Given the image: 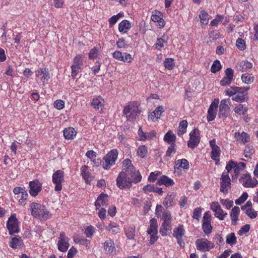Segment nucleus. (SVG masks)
Wrapping results in <instances>:
<instances>
[{
    "label": "nucleus",
    "mask_w": 258,
    "mask_h": 258,
    "mask_svg": "<svg viewBox=\"0 0 258 258\" xmlns=\"http://www.w3.org/2000/svg\"><path fill=\"white\" fill-rule=\"evenodd\" d=\"M245 92H238L234 95L232 99L236 102H244L246 100L247 97L246 95L244 94Z\"/></svg>",
    "instance_id": "45"
},
{
    "label": "nucleus",
    "mask_w": 258,
    "mask_h": 258,
    "mask_svg": "<svg viewBox=\"0 0 258 258\" xmlns=\"http://www.w3.org/2000/svg\"><path fill=\"white\" fill-rule=\"evenodd\" d=\"M221 153V150L219 147L212 149L211 158L216 161H219V156Z\"/></svg>",
    "instance_id": "49"
},
{
    "label": "nucleus",
    "mask_w": 258,
    "mask_h": 258,
    "mask_svg": "<svg viewBox=\"0 0 258 258\" xmlns=\"http://www.w3.org/2000/svg\"><path fill=\"white\" fill-rule=\"evenodd\" d=\"M164 111V107L163 106H159L152 113L148 115V117L152 121H155L160 117L161 114Z\"/></svg>",
    "instance_id": "27"
},
{
    "label": "nucleus",
    "mask_w": 258,
    "mask_h": 258,
    "mask_svg": "<svg viewBox=\"0 0 258 258\" xmlns=\"http://www.w3.org/2000/svg\"><path fill=\"white\" fill-rule=\"evenodd\" d=\"M184 230L182 225H179L178 227L174 230L173 236L177 239L178 243H179V240H181L182 236L184 234Z\"/></svg>",
    "instance_id": "36"
},
{
    "label": "nucleus",
    "mask_w": 258,
    "mask_h": 258,
    "mask_svg": "<svg viewBox=\"0 0 258 258\" xmlns=\"http://www.w3.org/2000/svg\"><path fill=\"white\" fill-rule=\"evenodd\" d=\"M234 111L235 113L239 115H243L245 114L247 109L246 107H244L242 104H240L234 108Z\"/></svg>",
    "instance_id": "56"
},
{
    "label": "nucleus",
    "mask_w": 258,
    "mask_h": 258,
    "mask_svg": "<svg viewBox=\"0 0 258 258\" xmlns=\"http://www.w3.org/2000/svg\"><path fill=\"white\" fill-rule=\"evenodd\" d=\"M163 63L165 68L169 70L173 69L175 66L174 59L172 58H165Z\"/></svg>",
    "instance_id": "48"
},
{
    "label": "nucleus",
    "mask_w": 258,
    "mask_h": 258,
    "mask_svg": "<svg viewBox=\"0 0 258 258\" xmlns=\"http://www.w3.org/2000/svg\"><path fill=\"white\" fill-rule=\"evenodd\" d=\"M118 156V151L116 149L111 150L103 158L104 161L102 163L104 169H109L115 163Z\"/></svg>",
    "instance_id": "5"
},
{
    "label": "nucleus",
    "mask_w": 258,
    "mask_h": 258,
    "mask_svg": "<svg viewBox=\"0 0 258 258\" xmlns=\"http://www.w3.org/2000/svg\"><path fill=\"white\" fill-rule=\"evenodd\" d=\"M239 181L245 187H253L257 183V180L252 181L249 174H243L239 179Z\"/></svg>",
    "instance_id": "15"
},
{
    "label": "nucleus",
    "mask_w": 258,
    "mask_h": 258,
    "mask_svg": "<svg viewBox=\"0 0 258 258\" xmlns=\"http://www.w3.org/2000/svg\"><path fill=\"white\" fill-rule=\"evenodd\" d=\"M241 209L244 211L245 214L251 219L256 218L257 212L252 208V203L250 201H247L246 204L241 207Z\"/></svg>",
    "instance_id": "22"
},
{
    "label": "nucleus",
    "mask_w": 258,
    "mask_h": 258,
    "mask_svg": "<svg viewBox=\"0 0 258 258\" xmlns=\"http://www.w3.org/2000/svg\"><path fill=\"white\" fill-rule=\"evenodd\" d=\"M77 134V132L73 127L66 128L63 131V136L66 139L70 140L74 139Z\"/></svg>",
    "instance_id": "37"
},
{
    "label": "nucleus",
    "mask_w": 258,
    "mask_h": 258,
    "mask_svg": "<svg viewBox=\"0 0 258 258\" xmlns=\"http://www.w3.org/2000/svg\"><path fill=\"white\" fill-rule=\"evenodd\" d=\"M195 244L197 249L203 252L209 251L214 247V244L207 239H198Z\"/></svg>",
    "instance_id": "10"
},
{
    "label": "nucleus",
    "mask_w": 258,
    "mask_h": 258,
    "mask_svg": "<svg viewBox=\"0 0 258 258\" xmlns=\"http://www.w3.org/2000/svg\"><path fill=\"white\" fill-rule=\"evenodd\" d=\"M53 105L56 109L61 110L64 107V102L62 100L58 99L54 101Z\"/></svg>",
    "instance_id": "62"
},
{
    "label": "nucleus",
    "mask_w": 258,
    "mask_h": 258,
    "mask_svg": "<svg viewBox=\"0 0 258 258\" xmlns=\"http://www.w3.org/2000/svg\"><path fill=\"white\" fill-rule=\"evenodd\" d=\"M181 168L184 169H188L189 168L188 162L185 159H179L175 161L174 169Z\"/></svg>",
    "instance_id": "34"
},
{
    "label": "nucleus",
    "mask_w": 258,
    "mask_h": 258,
    "mask_svg": "<svg viewBox=\"0 0 258 258\" xmlns=\"http://www.w3.org/2000/svg\"><path fill=\"white\" fill-rule=\"evenodd\" d=\"M167 43V39H165L164 38H159L157 39V42L155 44V48L158 50H160L161 48L164 47L165 44Z\"/></svg>",
    "instance_id": "57"
},
{
    "label": "nucleus",
    "mask_w": 258,
    "mask_h": 258,
    "mask_svg": "<svg viewBox=\"0 0 258 258\" xmlns=\"http://www.w3.org/2000/svg\"><path fill=\"white\" fill-rule=\"evenodd\" d=\"M234 138L237 142L243 144L249 142L250 140L249 136L244 132L241 133L236 132L234 134Z\"/></svg>",
    "instance_id": "25"
},
{
    "label": "nucleus",
    "mask_w": 258,
    "mask_h": 258,
    "mask_svg": "<svg viewBox=\"0 0 258 258\" xmlns=\"http://www.w3.org/2000/svg\"><path fill=\"white\" fill-rule=\"evenodd\" d=\"M175 198L173 193L168 194L163 201V205L167 208L172 207L175 203Z\"/></svg>",
    "instance_id": "30"
},
{
    "label": "nucleus",
    "mask_w": 258,
    "mask_h": 258,
    "mask_svg": "<svg viewBox=\"0 0 258 258\" xmlns=\"http://www.w3.org/2000/svg\"><path fill=\"white\" fill-rule=\"evenodd\" d=\"M199 131L197 128L194 129L189 134V140L187 143V146L191 149H194L200 143Z\"/></svg>",
    "instance_id": "12"
},
{
    "label": "nucleus",
    "mask_w": 258,
    "mask_h": 258,
    "mask_svg": "<svg viewBox=\"0 0 258 258\" xmlns=\"http://www.w3.org/2000/svg\"><path fill=\"white\" fill-rule=\"evenodd\" d=\"M122 166L123 169L125 170V172L129 173L131 171L134 170V168L132 164V162L130 159H125L122 162Z\"/></svg>",
    "instance_id": "44"
},
{
    "label": "nucleus",
    "mask_w": 258,
    "mask_h": 258,
    "mask_svg": "<svg viewBox=\"0 0 258 258\" xmlns=\"http://www.w3.org/2000/svg\"><path fill=\"white\" fill-rule=\"evenodd\" d=\"M31 215L41 220H47L51 218V214L46 209L45 207L40 204L33 202L30 205Z\"/></svg>",
    "instance_id": "1"
},
{
    "label": "nucleus",
    "mask_w": 258,
    "mask_h": 258,
    "mask_svg": "<svg viewBox=\"0 0 258 258\" xmlns=\"http://www.w3.org/2000/svg\"><path fill=\"white\" fill-rule=\"evenodd\" d=\"M123 112L127 120L133 121L140 114L141 111L139 109L138 103L133 102L124 107Z\"/></svg>",
    "instance_id": "3"
},
{
    "label": "nucleus",
    "mask_w": 258,
    "mask_h": 258,
    "mask_svg": "<svg viewBox=\"0 0 258 258\" xmlns=\"http://www.w3.org/2000/svg\"><path fill=\"white\" fill-rule=\"evenodd\" d=\"M216 110L209 108L207 116L208 121H211L213 120L216 117Z\"/></svg>",
    "instance_id": "61"
},
{
    "label": "nucleus",
    "mask_w": 258,
    "mask_h": 258,
    "mask_svg": "<svg viewBox=\"0 0 258 258\" xmlns=\"http://www.w3.org/2000/svg\"><path fill=\"white\" fill-rule=\"evenodd\" d=\"M236 45L240 50H243L246 48L245 41L241 38H238L236 42Z\"/></svg>",
    "instance_id": "60"
},
{
    "label": "nucleus",
    "mask_w": 258,
    "mask_h": 258,
    "mask_svg": "<svg viewBox=\"0 0 258 258\" xmlns=\"http://www.w3.org/2000/svg\"><path fill=\"white\" fill-rule=\"evenodd\" d=\"M35 74L36 77H40V80L43 83L47 82L50 79L48 69L46 68L38 69L36 71Z\"/></svg>",
    "instance_id": "21"
},
{
    "label": "nucleus",
    "mask_w": 258,
    "mask_h": 258,
    "mask_svg": "<svg viewBox=\"0 0 258 258\" xmlns=\"http://www.w3.org/2000/svg\"><path fill=\"white\" fill-rule=\"evenodd\" d=\"M52 181L55 186L54 190L60 191L62 188V183L64 181V173L62 170H57L52 176Z\"/></svg>",
    "instance_id": "6"
},
{
    "label": "nucleus",
    "mask_w": 258,
    "mask_h": 258,
    "mask_svg": "<svg viewBox=\"0 0 258 258\" xmlns=\"http://www.w3.org/2000/svg\"><path fill=\"white\" fill-rule=\"evenodd\" d=\"M106 228L110 232L114 234H116L120 232V228L115 223L109 224Z\"/></svg>",
    "instance_id": "55"
},
{
    "label": "nucleus",
    "mask_w": 258,
    "mask_h": 258,
    "mask_svg": "<svg viewBox=\"0 0 258 258\" xmlns=\"http://www.w3.org/2000/svg\"><path fill=\"white\" fill-rule=\"evenodd\" d=\"M231 101L230 99H224L221 100L219 105V111L218 116L220 118L224 119L226 118L230 111V105Z\"/></svg>",
    "instance_id": "7"
},
{
    "label": "nucleus",
    "mask_w": 258,
    "mask_h": 258,
    "mask_svg": "<svg viewBox=\"0 0 258 258\" xmlns=\"http://www.w3.org/2000/svg\"><path fill=\"white\" fill-rule=\"evenodd\" d=\"M201 22L205 25H206L209 22V15L205 11H202L200 12L199 15Z\"/></svg>",
    "instance_id": "53"
},
{
    "label": "nucleus",
    "mask_w": 258,
    "mask_h": 258,
    "mask_svg": "<svg viewBox=\"0 0 258 258\" xmlns=\"http://www.w3.org/2000/svg\"><path fill=\"white\" fill-rule=\"evenodd\" d=\"M162 17V14L158 11H153L151 17V20L153 22L157 23V26L160 28H163L165 25V22Z\"/></svg>",
    "instance_id": "20"
},
{
    "label": "nucleus",
    "mask_w": 258,
    "mask_h": 258,
    "mask_svg": "<svg viewBox=\"0 0 258 258\" xmlns=\"http://www.w3.org/2000/svg\"><path fill=\"white\" fill-rule=\"evenodd\" d=\"M100 55V51L99 47H94L92 48L89 53V58L90 59H95L99 58Z\"/></svg>",
    "instance_id": "40"
},
{
    "label": "nucleus",
    "mask_w": 258,
    "mask_h": 258,
    "mask_svg": "<svg viewBox=\"0 0 258 258\" xmlns=\"http://www.w3.org/2000/svg\"><path fill=\"white\" fill-rule=\"evenodd\" d=\"M157 183L159 185H164L166 187L172 186L174 184L173 179L166 175H162L158 178Z\"/></svg>",
    "instance_id": "28"
},
{
    "label": "nucleus",
    "mask_w": 258,
    "mask_h": 258,
    "mask_svg": "<svg viewBox=\"0 0 258 258\" xmlns=\"http://www.w3.org/2000/svg\"><path fill=\"white\" fill-rule=\"evenodd\" d=\"M28 197V194L27 191L25 190L21 195V197L19 199V203L21 205H24L26 203L25 201L27 200Z\"/></svg>",
    "instance_id": "63"
},
{
    "label": "nucleus",
    "mask_w": 258,
    "mask_h": 258,
    "mask_svg": "<svg viewBox=\"0 0 258 258\" xmlns=\"http://www.w3.org/2000/svg\"><path fill=\"white\" fill-rule=\"evenodd\" d=\"M234 72L231 68H227L225 71V76L220 81V85L222 86L229 85L233 79Z\"/></svg>",
    "instance_id": "17"
},
{
    "label": "nucleus",
    "mask_w": 258,
    "mask_h": 258,
    "mask_svg": "<svg viewBox=\"0 0 258 258\" xmlns=\"http://www.w3.org/2000/svg\"><path fill=\"white\" fill-rule=\"evenodd\" d=\"M236 237L234 233H230L226 236V243L230 245H233L236 243Z\"/></svg>",
    "instance_id": "50"
},
{
    "label": "nucleus",
    "mask_w": 258,
    "mask_h": 258,
    "mask_svg": "<svg viewBox=\"0 0 258 258\" xmlns=\"http://www.w3.org/2000/svg\"><path fill=\"white\" fill-rule=\"evenodd\" d=\"M220 191L223 193H227L228 190L231 187L230 178L227 173L223 172L221 178Z\"/></svg>",
    "instance_id": "14"
},
{
    "label": "nucleus",
    "mask_w": 258,
    "mask_h": 258,
    "mask_svg": "<svg viewBox=\"0 0 258 258\" xmlns=\"http://www.w3.org/2000/svg\"><path fill=\"white\" fill-rule=\"evenodd\" d=\"M158 224L156 219H151L150 221V226L147 230L148 233L150 235V243H154L158 239L157 234Z\"/></svg>",
    "instance_id": "9"
},
{
    "label": "nucleus",
    "mask_w": 258,
    "mask_h": 258,
    "mask_svg": "<svg viewBox=\"0 0 258 258\" xmlns=\"http://www.w3.org/2000/svg\"><path fill=\"white\" fill-rule=\"evenodd\" d=\"M19 222L16 218V214H13L9 218L7 222V228L10 235L19 232Z\"/></svg>",
    "instance_id": "8"
},
{
    "label": "nucleus",
    "mask_w": 258,
    "mask_h": 258,
    "mask_svg": "<svg viewBox=\"0 0 258 258\" xmlns=\"http://www.w3.org/2000/svg\"><path fill=\"white\" fill-rule=\"evenodd\" d=\"M69 240L64 232H60L57 242L58 249L62 252L66 251L70 247Z\"/></svg>",
    "instance_id": "11"
},
{
    "label": "nucleus",
    "mask_w": 258,
    "mask_h": 258,
    "mask_svg": "<svg viewBox=\"0 0 258 258\" xmlns=\"http://www.w3.org/2000/svg\"><path fill=\"white\" fill-rule=\"evenodd\" d=\"M84 57L82 54H78L74 58L71 68L83 69Z\"/></svg>",
    "instance_id": "31"
},
{
    "label": "nucleus",
    "mask_w": 258,
    "mask_h": 258,
    "mask_svg": "<svg viewBox=\"0 0 258 258\" xmlns=\"http://www.w3.org/2000/svg\"><path fill=\"white\" fill-rule=\"evenodd\" d=\"M112 55L114 58L124 62H130L133 59L132 55L130 54L127 53H122L118 50L114 51Z\"/></svg>",
    "instance_id": "18"
},
{
    "label": "nucleus",
    "mask_w": 258,
    "mask_h": 258,
    "mask_svg": "<svg viewBox=\"0 0 258 258\" xmlns=\"http://www.w3.org/2000/svg\"><path fill=\"white\" fill-rule=\"evenodd\" d=\"M103 249L105 252L110 255H115L116 254V248L114 242L110 239L106 240L103 243Z\"/></svg>",
    "instance_id": "19"
},
{
    "label": "nucleus",
    "mask_w": 258,
    "mask_h": 258,
    "mask_svg": "<svg viewBox=\"0 0 258 258\" xmlns=\"http://www.w3.org/2000/svg\"><path fill=\"white\" fill-rule=\"evenodd\" d=\"M248 89H249V87H231L230 88H229L225 91V93L226 95L229 96H233L238 92H245Z\"/></svg>",
    "instance_id": "24"
},
{
    "label": "nucleus",
    "mask_w": 258,
    "mask_h": 258,
    "mask_svg": "<svg viewBox=\"0 0 258 258\" xmlns=\"http://www.w3.org/2000/svg\"><path fill=\"white\" fill-rule=\"evenodd\" d=\"M176 136L171 131H169L164 136V141L170 145L175 144Z\"/></svg>",
    "instance_id": "33"
},
{
    "label": "nucleus",
    "mask_w": 258,
    "mask_h": 258,
    "mask_svg": "<svg viewBox=\"0 0 258 258\" xmlns=\"http://www.w3.org/2000/svg\"><path fill=\"white\" fill-rule=\"evenodd\" d=\"M148 153V148L145 145L139 146L137 150V155L141 158H144L147 156Z\"/></svg>",
    "instance_id": "46"
},
{
    "label": "nucleus",
    "mask_w": 258,
    "mask_h": 258,
    "mask_svg": "<svg viewBox=\"0 0 258 258\" xmlns=\"http://www.w3.org/2000/svg\"><path fill=\"white\" fill-rule=\"evenodd\" d=\"M116 185L120 189L131 188L132 186V181L129 173L124 171L120 172L116 178Z\"/></svg>",
    "instance_id": "4"
},
{
    "label": "nucleus",
    "mask_w": 258,
    "mask_h": 258,
    "mask_svg": "<svg viewBox=\"0 0 258 258\" xmlns=\"http://www.w3.org/2000/svg\"><path fill=\"white\" fill-rule=\"evenodd\" d=\"M188 123L186 120H183L179 123V126L177 130V135L181 136L186 131Z\"/></svg>",
    "instance_id": "41"
},
{
    "label": "nucleus",
    "mask_w": 258,
    "mask_h": 258,
    "mask_svg": "<svg viewBox=\"0 0 258 258\" xmlns=\"http://www.w3.org/2000/svg\"><path fill=\"white\" fill-rule=\"evenodd\" d=\"M171 214L169 211L165 210L163 212L161 219L163 221V224L171 225Z\"/></svg>",
    "instance_id": "43"
},
{
    "label": "nucleus",
    "mask_w": 258,
    "mask_h": 258,
    "mask_svg": "<svg viewBox=\"0 0 258 258\" xmlns=\"http://www.w3.org/2000/svg\"><path fill=\"white\" fill-rule=\"evenodd\" d=\"M29 193L32 197H36L42 189V184L37 180H35L29 182Z\"/></svg>",
    "instance_id": "16"
},
{
    "label": "nucleus",
    "mask_w": 258,
    "mask_h": 258,
    "mask_svg": "<svg viewBox=\"0 0 258 258\" xmlns=\"http://www.w3.org/2000/svg\"><path fill=\"white\" fill-rule=\"evenodd\" d=\"M108 197L104 194H101L98 197L95 203V205L97 209H99L101 206H106L108 204Z\"/></svg>",
    "instance_id": "26"
},
{
    "label": "nucleus",
    "mask_w": 258,
    "mask_h": 258,
    "mask_svg": "<svg viewBox=\"0 0 258 258\" xmlns=\"http://www.w3.org/2000/svg\"><path fill=\"white\" fill-rule=\"evenodd\" d=\"M22 244L23 242L21 237H13L12 238L11 241L10 242V247L14 249L19 248Z\"/></svg>",
    "instance_id": "42"
},
{
    "label": "nucleus",
    "mask_w": 258,
    "mask_h": 258,
    "mask_svg": "<svg viewBox=\"0 0 258 258\" xmlns=\"http://www.w3.org/2000/svg\"><path fill=\"white\" fill-rule=\"evenodd\" d=\"M239 212L240 209L238 207L235 206L232 208L230 216L231 218V223L233 225H235L236 224Z\"/></svg>",
    "instance_id": "32"
},
{
    "label": "nucleus",
    "mask_w": 258,
    "mask_h": 258,
    "mask_svg": "<svg viewBox=\"0 0 258 258\" xmlns=\"http://www.w3.org/2000/svg\"><path fill=\"white\" fill-rule=\"evenodd\" d=\"M170 225L162 223L160 228V232L162 236H165L167 234L168 231L170 230Z\"/></svg>",
    "instance_id": "58"
},
{
    "label": "nucleus",
    "mask_w": 258,
    "mask_h": 258,
    "mask_svg": "<svg viewBox=\"0 0 258 258\" xmlns=\"http://www.w3.org/2000/svg\"><path fill=\"white\" fill-rule=\"evenodd\" d=\"M103 103L104 101L102 97L98 96L93 99L91 105L95 109L99 110L100 108L102 109L104 106Z\"/></svg>",
    "instance_id": "38"
},
{
    "label": "nucleus",
    "mask_w": 258,
    "mask_h": 258,
    "mask_svg": "<svg viewBox=\"0 0 258 258\" xmlns=\"http://www.w3.org/2000/svg\"><path fill=\"white\" fill-rule=\"evenodd\" d=\"M131 28V24L127 20L122 21L118 25L120 32L126 33Z\"/></svg>",
    "instance_id": "35"
},
{
    "label": "nucleus",
    "mask_w": 258,
    "mask_h": 258,
    "mask_svg": "<svg viewBox=\"0 0 258 258\" xmlns=\"http://www.w3.org/2000/svg\"><path fill=\"white\" fill-rule=\"evenodd\" d=\"M129 176L131 179V181H132V183L139 182L142 179V176L139 171L135 170V169L129 173Z\"/></svg>",
    "instance_id": "39"
},
{
    "label": "nucleus",
    "mask_w": 258,
    "mask_h": 258,
    "mask_svg": "<svg viewBox=\"0 0 258 258\" xmlns=\"http://www.w3.org/2000/svg\"><path fill=\"white\" fill-rule=\"evenodd\" d=\"M245 166L246 165L243 162H239L237 163L233 160H230L226 165V169L227 173H229L230 171L233 169L234 174L232 175V180L234 181L235 180H237L239 173L245 169Z\"/></svg>",
    "instance_id": "2"
},
{
    "label": "nucleus",
    "mask_w": 258,
    "mask_h": 258,
    "mask_svg": "<svg viewBox=\"0 0 258 258\" xmlns=\"http://www.w3.org/2000/svg\"><path fill=\"white\" fill-rule=\"evenodd\" d=\"M254 77L251 74H243L241 76V80L245 84H249L252 83L254 81Z\"/></svg>",
    "instance_id": "51"
},
{
    "label": "nucleus",
    "mask_w": 258,
    "mask_h": 258,
    "mask_svg": "<svg viewBox=\"0 0 258 258\" xmlns=\"http://www.w3.org/2000/svg\"><path fill=\"white\" fill-rule=\"evenodd\" d=\"M252 63L247 60L241 61L237 66V70L242 72H246L252 68Z\"/></svg>",
    "instance_id": "29"
},
{
    "label": "nucleus",
    "mask_w": 258,
    "mask_h": 258,
    "mask_svg": "<svg viewBox=\"0 0 258 258\" xmlns=\"http://www.w3.org/2000/svg\"><path fill=\"white\" fill-rule=\"evenodd\" d=\"M81 175L87 184L90 183L93 179V176L89 171V168L86 165L83 166L81 168Z\"/></svg>",
    "instance_id": "23"
},
{
    "label": "nucleus",
    "mask_w": 258,
    "mask_h": 258,
    "mask_svg": "<svg viewBox=\"0 0 258 258\" xmlns=\"http://www.w3.org/2000/svg\"><path fill=\"white\" fill-rule=\"evenodd\" d=\"M176 145L172 144L170 145V146L168 148V149L166 153V156L168 157H171L176 152Z\"/></svg>",
    "instance_id": "59"
},
{
    "label": "nucleus",
    "mask_w": 258,
    "mask_h": 258,
    "mask_svg": "<svg viewBox=\"0 0 258 258\" xmlns=\"http://www.w3.org/2000/svg\"><path fill=\"white\" fill-rule=\"evenodd\" d=\"M221 68L222 66L220 61L218 60H216L214 61L211 66V71L213 73H216V72L219 71Z\"/></svg>",
    "instance_id": "54"
},
{
    "label": "nucleus",
    "mask_w": 258,
    "mask_h": 258,
    "mask_svg": "<svg viewBox=\"0 0 258 258\" xmlns=\"http://www.w3.org/2000/svg\"><path fill=\"white\" fill-rule=\"evenodd\" d=\"M125 232L128 239H133L135 236V227L131 226L125 229Z\"/></svg>",
    "instance_id": "47"
},
{
    "label": "nucleus",
    "mask_w": 258,
    "mask_h": 258,
    "mask_svg": "<svg viewBox=\"0 0 258 258\" xmlns=\"http://www.w3.org/2000/svg\"><path fill=\"white\" fill-rule=\"evenodd\" d=\"M210 209L215 213V216L221 220H224L227 215V213H224L221 206L217 202H213L211 204Z\"/></svg>",
    "instance_id": "13"
},
{
    "label": "nucleus",
    "mask_w": 258,
    "mask_h": 258,
    "mask_svg": "<svg viewBox=\"0 0 258 258\" xmlns=\"http://www.w3.org/2000/svg\"><path fill=\"white\" fill-rule=\"evenodd\" d=\"M248 198V194L247 192H243L242 195L235 201L236 205H241L244 201H245Z\"/></svg>",
    "instance_id": "64"
},
{
    "label": "nucleus",
    "mask_w": 258,
    "mask_h": 258,
    "mask_svg": "<svg viewBox=\"0 0 258 258\" xmlns=\"http://www.w3.org/2000/svg\"><path fill=\"white\" fill-rule=\"evenodd\" d=\"M212 220V216L210 211H207L205 213L203 220H202V225L211 224V222Z\"/></svg>",
    "instance_id": "52"
}]
</instances>
